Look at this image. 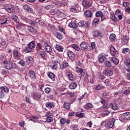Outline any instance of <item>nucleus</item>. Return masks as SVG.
<instances>
[{
	"label": "nucleus",
	"mask_w": 130,
	"mask_h": 130,
	"mask_svg": "<svg viewBox=\"0 0 130 130\" xmlns=\"http://www.w3.org/2000/svg\"><path fill=\"white\" fill-rule=\"evenodd\" d=\"M95 44L94 42H92L91 43V46H89V50H93V49H94V48H95Z\"/></svg>",
	"instance_id": "obj_44"
},
{
	"label": "nucleus",
	"mask_w": 130,
	"mask_h": 130,
	"mask_svg": "<svg viewBox=\"0 0 130 130\" xmlns=\"http://www.w3.org/2000/svg\"><path fill=\"white\" fill-rule=\"evenodd\" d=\"M64 107L66 109H70L71 108V104L69 103H66L64 104Z\"/></svg>",
	"instance_id": "obj_46"
},
{
	"label": "nucleus",
	"mask_w": 130,
	"mask_h": 130,
	"mask_svg": "<svg viewBox=\"0 0 130 130\" xmlns=\"http://www.w3.org/2000/svg\"><path fill=\"white\" fill-rule=\"evenodd\" d=\"M60 122L61 124H66V123H67V124H69V123H71V120L62 118L60 120Z\"/></svg>",
	"instance_id": "obj_20"
},
{
	"label": "nucleus",
	"mask_w": 130,
	"mask_h": 130,
	"mask_svg": "<svg viewBox=\"0 0 130 130\" xmlns=\"http://www.w3.org/2000/svg\"><path fill=\"white\" fill-rule=\"evenodd\" d=\"M13 55L16 59H20V56L17 50L13 51Z\"/></svg>",
	"instance_id": "obj_37"
},
{
	"label": "nucleus",
	"mask_w": 130,
	"mask_h": 130,
	"mask_svg": "<svg viewBox=\"0 0 130 130\" xmlns=\"http://www.w3.org/2000/svg\"><path fill=\"white\" fill-rule=\"evenodd\" d=\"M122 52L124 54H125L126 52H130V49L128 48H124L122 49Z\"/></svg>",
	"instance_id": "obj_40"
},
{
	"label": "nucleus",
	"mask_w": 130,
	"mask_h": 130,
	"mask_svg": "<svg viewBox=\"0 0 130 130\" xmlns=\"http://www.w3.org/2000/svg\"><path fill=\"white\" fill-rule=\"evenodd\" d=\"M36 48L37 49V51H40L41 49H42V45H41V44L38 43L37 44Z\"/></svg>",
	"instance_id": "obj_41"
},
{
	"label": "nucleus",
	"mask_w": 130,
	"mask_h": 130,
	"mask_svg": "<svg viewBox=\"0 0 130 130\" xmlns=\"http://www.w3.org/2000/svg\"><path fill=\"white\" fill-rule=\"evenodd\" d=\"M127 72H128V73H127L126 76L127 77V78H130V69H127L126 70Z\"/></svg>",
	"instance_id": "obj_64"
},
{
	"label": "nucleus",
	"mask_w": 130,
	"mask_h": 130,
	"mask_svg": "<svg viewBox=\"0 0 130 130\" xmlns=\"http://www.w3.org/2000/svg\"><path fill=\"white\" fill-rule=\"evenodd\" d=\"M23 9L24 10H25L26 11H27L28 12H29V13H31V12H33V9H32V8H31L27 5H24L23 6Z\"/></svg>",
	"instance_id": "obj_27"
},
{
	"label": "nucleus",
	"mask_w": 130,
	"mask_h": 130,
	"mask_svg": "<svg viewBox=\"0 0 130 130\" xmlns=\"http://www.w3.org/2000/svg\"><path fill=\"white\" fill-rule=\"evenodd\" d=\"M47 76L53 82L55 81V75L52 72H48Z\"/></svg>",
	"instance_id": "obj_16"
},
{
	"label": "nucleus",
	"mask_w": 130,
	"mask_h": 130,
	"mask_svg": "<svg viewBox=\"0 0 130 130\" xmlns=\"http://www.w3.org/2000/svg\"><path fill=\"white\" fill-rule=\"evenodd\" d=\"M110 59L111 61H112V62H113V63H114V64H115L116 66H117V64L119 63V60L115 57H112L110 58Z\"/></svg>",
	"instance_id": "obj_19"
},
{
	"label": "nucleus",
	"mask_w": 130,
	"mask_h": 130,
	"mask_svg": "<svg viewBox=\"0 0 130 130\" xmlns=\"http://www.w3.org/2000/svg\"><path fill=\"white\" fill-rule=\"evenodd\" d=\"M96 17H101V21H104L106 19V16L101 11H97L95 13Z\"/></svg>",
	"instance_id": "obj_6"
},
{
	"label": "nucleus",
	"mask_w": 130,
	"mask_h": 130,
	"mask_svg": "<svg viewBox=\"0 0 130 130\" xmlns=\"http://www.w3.org/2000/svg\"><path fill=\"white\" fill-rule=\"evenodd\" d=\"M51 69L52 70H56V69H57V63H56V62H54L51 67Z\"/></svg>",
	"instance_id": "obj_53"
},
{
	"label": "nucleus",
	"mask_w": 130,
	"mask_h": 130,
	"mask_svg": "<svg viewBox=\"0 0 130 130\" xmlns=\"http://www.w3.org/2000/svg\"><path fill=\"white\" fill-rule=\"evenodd\" d=\"M38 119L37 116H33L31 118L29 119L31 121H34V122H36V119Z\"/></svg>",
	"instance_id": "obj_47"
},
{
	"label": "nucleus",
	"mask_w": 130,
	"mask_h": 130,
	"mask_svg": "<svg viewBox=\"0 0 130 130\" xmlns=\"http://www.w3.org/2000/svg\"><path fill=\"white\" fill-rule=\"evenodd\" d=\"M8 22V19L6 17H2L0 20L1 25H5Z\"/></svg>",
	"instance_id": "obj_38"
},
{
	"label": "nucleus",
	"mask_w": 130,
	"mask_h": 130,
	"mask_svg": "<svg viewBox=\"0 0 130 130\" xmlns=\"http://www.w3.org/2000/svg\"><path fill=\"white\" fill-rule=\"evenodd\" d=\"M27 45L32 49H34L35 48V46H36V43H35V41H31L29 43L27 44Z\"/></svg>",
	"instance_id": "obj_29"
},
{
	"label": "nucleus",
	"mask_w": 130,
	"mask_h": 130,
	"mask_svg": "<svg viewBox=\"0 0 130 130\" xmlns=\"http://www.w3.org/2000/svg\"><path fill=\"white\" fill-rule=\"evenodd\" d=\"M28 76L30 77V78L33 79L34 80H35L36 79V75H35V73H34V71L33 70H31L28 73Z\"/></svg>",
	"instance_id": "obj_23"
},
{
	"label": "nucleus",
	"mask_w": 130,
	"mask_h": 130,
	"mask_svg": "<svg viewBox=\"0 0 130 130\" xmlns=\"http://www.w3.org/2000/svg\"><path fill=\"white\" fill-rule=\"evenodd\" d=\"M43 47L45 51L48 53H49V54H50V53L51 52V51H52V49L51 48L50 45H48V44L46 43H44V45H43Z\"/></svg>",
	"instance_id": "obj_3"
},
{
	"label": "nucleus",
	"mask_w": 130,
	"mask_h": 130,
	"mask_svg": "<svg viewBox=\"0 0 130 130\" xmlns=\"http://www.w3.org/2000/svg\"><path fill=\"white\" fill-rule=\"evenodd\" d=\"M33 49L31 48L28 45L24 48V52L25 53H28L29 52H31Z\"/></svg>",
	"instance_id": "obj_30"
},
{
	"label": "nucleus",
	"mask_w": 130,
	"mask_h": 130,
	"mask_svg": "<svg viewBox=\"0 0 130 130\" xmlns=\"http://www.w3.org/2000/svg\"><path fill=\"white\" fill-rule=\"evenodd\" d=\"M5 10L8 13H13L14 7L12 4H8L5 6Z\"/></svg>",
	"instance_id": "obj_7"
},
{
	"label": "nucleus",
	"mask_w": 130,
	"mask_h": 130,
	"mask_svg": "<svg viewBox=\"0 0 130 130\" xmlns=\"http://www.w3.org/2000/svg\"><path fill=\"white\" fill-rule=\"evenodd\" d=\"M82 5L84 8H85L86 9L89 8V7H91V4H90V2H89V1H84L82 2Z\"/></svg>",
	"instance_id": "obj_22"
},
{
	"label": "nucleus",
	"mask_w": 130,
	"mask_h": 130,
	"mask_svg": "<svg viewBox=\"0 0 130 130\" xmlns=\"http://www.w3.org/2000/svg\"><path fill=\"white\" fill-rule=\"evenodd\" d=\"M114 122H115V119L113 118L109 120L107 122V126L110 128H112L114 126Z\"/></svg>",
	"instance_id": "obj_9"
},
{
	"label": "nucleus",
	"mask_w": 130,
	"mask_h": 130,
	"mask_svg": "<svg viewBox=\"0 0 130 130\" xmlns=\"http://www.w3.org/2000/svg\"><path fill=\"white\" fill-rule=\"evenodd\" d=\"M109 79H106L105 80V81L104 82V83L105 84V85H107V86H108V85H109V84H110V83H109Z\"/></svg>",
	"instance_id": "obj_62"
},
{
	"label": "nucleus",
	"mask_w": 130,
	"mask_h": 130,
	"mask_svg": "<svg viewBox=\"0 0 130 130\" xmlns=\"http://www.w3.org/2000/svg\"><path fill=\"white\" fill-rule=\"evenodd\" d=\"M6 45V42L5 41H3V39L0 38V47Z\"/></svg>",
	"instance_id": "obj_49"
},
{
	"label": "nucleus",
	"mask_w": 130,
	"mask_h": 130,
	"mask_svg": "<svg viewBox=\"0 0 130 130\" xmlns=\"http://www.w3.org/2000/svg\"><path fill=\"white\" fill-rule=\"evenodd\" d=\"M47 122H52L53 121V118L51 117H47L46 118Z\"/></svg>",
	"instance_id": "obj_52"
},
{
	"label": "nucleus",
	"mask_w": 130,
	"mask_h": 130,
	"mask_svg": "<svg viewBox=\"0 0 130 130\" xmlns=\"http://www.w3.org/2000/svg\"><path fill=\"white\" fill-rule=\"evenodd\" d=\"M73 130H79V126L78 125H73Z\"/></svg>",
	"instance_id": "obj_63"
},
{
	"label": "nucleus",
	"mask_w": 130,
	"mask_h": 130,
	"mask_svg": "<svg viewBox=\"0 0 130 130\" xmlns=\"http://www.w3.org/2000/svg\"><path fill=\"white\" fill-rule=\"evenodd\" d=\"M55 48L56 50H57V51L61 52L63 51V49L62 48V46H61L60 45H56L55 46Z\"/></svg>",
	"instance_id": "obj_33"
},
{
	"label": "nucleus",
	"mask_w": 130,
	"mask_h": 130,
	"mask_svg": "<svg viewBox=\"0 0 130 130\" xmlns=\"http://www.w3.org/2000/svg\"><path fill=\"white\" fill-rule=\"evenodd\" d=\"M70 67L69 63L66 61H64L62 63L60 66V68L61 70H64L65 69H68Z\"/></svg>",
	"instance_id": "obj_14"
},
{
	"label": "nucleus",
	"mask_w": 130,
	"mask_h": 130,
	"mask_svg": "<svg viewBox=\"0 0 130 130\" xmlns=\"http://www.w3.org/2000/svg\"><path fill=\"white\" fill-rule=\"evenodd\" d=\"M124 64L127 67V68L130 69V59L128 58H126L124 61Z\"/></svg>",
	"instance_id": "obj_36"
},
{
	"label": "nucleus",
	"mask_w": 130,
	"mask_h": 130,
	"mask_svg": "<svg viewBox=\"0 0 130 130\" xmlns=\"http://www.w3.org/2000/svg\"><path fill=\"white\" fill-rule=\"evenodd\" d=\"M46 107L49 108V109H51V108H54V105L53 103L48 102L46 104Z\"/></svg>",
	"instance_id": "obj_26"
},
{
	"label": "nucleus",
	"mask_w": 130,
	"mask_h": 130,
	"mask_svg": "<svg viewBox=\"0 0 130 130\" xmlns=\"http://www.w3.org/2000/svg\"><path fill=\"white\" fill-rule=\"evenodd\" d=\"M26 62L28 66H33L34 63V59L31 56H29L26 58Z\"/></svg>",
	"instance_id": "obj_10"
},
{
	"label": "nucleus",
	"mask_w": 130,
	"mask_h": 130,
	"mask_svg": "<svg viewBox=\"0 0 130 130\" xmlns=\"http://www.w3.org/2000/svg\"><path fill=\"white\" fill-rule=\"evenodd\" d=\"M76 116L79 118L84 117L85 116V113L82 112L77 113L76 114Z\"/></svg>",
	"instance_id": "obj_48"
},
{
	"label": "nucleus",
	"mask_w": 130,
	"mask_h": 130,
	"mask_svg": "<svg viewBox=\"0 0 130 130\" xmlns=\"http://www.w3.org/2000/svg\"><path fill=\"white\" fill-rule=\"evenodd\" d=\"M123 94L125 95H129L130 94V91L129 90H125L123 91Z\"/></svg>",
	"instance_id": "obj_61"
},
{
	"label": "nucleus",
	"mask_w": 130,
	"mask_h": 130,
	"mask_svg": "<svg viewBox=\"0 0 130 130\" xmlns=\"http://www.w3.org/2000/svg\"><path fill=\"white\" fill-rule=\"evenodd\" d=\"M126 85V82L124 81H122L118 84V87H119V86H125Z\"/></svg>",
	"instance_id": "obj_56"
},
{
	"label": "nucleus",
	"mask_w": 130,
	"mask_h": 130,
	"mask_svg": "<svg viewBox=\"0 0 130 130\" xmlns=\"http://www.w3.org/2000/svg\"><path fill=\"white\" fill-rule=\"evenodd\" d=\"M70 28H73V29H77L78 27V24L76 22H71L69 24Z\"/></svg>",
	"instance_id": "obj_31"
},
{
	"label": "nucleus",
	"mask_w": 130,
	"mask_h": 130,
	"mask_svg": "<svg viewBox=\"0 0 130 130\" xmlns=\"http://www.w3.org/2000/svg\"><path fill=\"white\" fill-rule=\"evenodd\" d=\"M110 113V111H108V110H105L103 112V115H108Z\"/></svg>",
	"instance_id": "obj_58"
},
{
	"label": "nucleus",
	"mask_w": 130,
	"mask_h": 130,
	"mask_svg": "<svg viewBox=\"0 0 130 130\" xmlns=\"http://www.w3.org/2000/svg\"><path fill=\"white\" fill-rule=\"evenodd\" d=\"M45 92L47 94H49V93L50 92V88L49 87H47L45 89Z\"/></svg>",
	"instance_id": "obj_60"
},
{
	"label": "nucleus",
	"mask_w": 130,
	"mask_h": 130,
	"mask_svg": "<svg viewBox=\"0 0 130 130\" xmlns=\"http://www.w3.org/2000/svg\"><path fill=\"white\" fill-rule=\"evenodd\" d=\"M121 119H123L124 120H129L130 119V112H127L123 113L121 115Z\"/></svg>",
	"instance_id": "obj_5"
},
{
	"label": "nucleus",
	"mask_w": 130,
	"mask_h": 130,
	"mask_svg": "<svg viewBox=\"0 0 130 130\" xmlns=\"http://www.w3.org/2000/svg\"><path fill=\"white\" fill-rule=\"evenodd\" d=\"M11 18L12 20H14V21H15V22H18V18L17 17V16L15 15H12L11 16Z\"/></svg>",
	"instance_id": "obj_51"
},
{
	"label": "nucleus",
	"mask_w": 130,
	"mask_h": 130,
	"mask_svg": "<svg viewBox=\"0 0 130 130\" xmlns=\"http://www.w3.org/2000/svg\"><path fill=\"white\" fill-rule=\"evenodd\" d=\"M76 71L80 73L81 76L82 77H84V78H88V74L84 72V70L82 68H80L78 67H76Z\"/></svg>",
	"instance_id": "obj_4"
},
{
	"label": "nucleus",
	"mask_w": 130,
	"mask_h": 130,
	"mask_svg": "<svg viewBox=\"0 0 130 130\" xmlns=\"http://www.w3.org/2000/svg\"><path fill=\"white\" fill-rule=\"evenodd\" d=\"M39 55L43 59H46V53L43 50L39 51Z\"/></svg>",
	"instance_id": "obj_13"
},
{
	"label": "nucleus",
	"mask_w": 130,
	"mask_h": 130,
	"mask_svg": "<svg viewBox=\"0 0 130 130\" xmlns=\"http://www.w3.org/2000/svg\"><path fill=\"white\" fill-rule=\"evenodd\" d=\"M78 25L79 27H88L89 23L86 21H80L78 23Z\"/></svg>",
	"instance_id": "obj_17"
},
{
	"label": "nucleus",
	"mask_w": 130,
	"mask_h": 130,
	"mask_svg": "<svg viewBox=\"0 0 130 130\" xmlns=\"http://www.w3.org/2000/svg\"><path fill=\"white\" fill-rule=\"evenodd\" d=\"M110 18L114 22H116V21H117V18H116V17H115V15L113 14H111Z\"/></svg>",
	"instance_id": "obj_42"
},
{
	"label": "nucleus",
	"mask_w": 130,
	"mask_h": 130,
	"mask_svg": "<svg viewBox=\"0 0 130 130\" xmlns=\"http://www.w3.org/2000/svg\"><path fill=\"white\" fill-rule=\"evenodd\" d=\"M1 89H3L4 91L6 92V93H8L9 92V88H8V87L7 86H3L1 88Z\"/></svg>",
	"instance_id": "obj_54"
},
{
	"label": "nucleus",
	"mask_w": 130,
	"mask_h": 130,
	"mask_svg": "<svg viewBox=\"0 0 130 130\" xmlns=\"http://www.w3.org/2000/svg\"><path fill=\"white\" fill-rule=\"evenodd\" d=\"M68 55L71 60H74L75 59V54L71 51H69L68 52Z\"/></svg>",
	"instance_id": "obj_21"
},
{
	"label": "nucleus",
	"mask_w": 130,
	"mask_h": 130,
	"mask_svg": "<svg viewBox=\"0 0 130 130\" xmlns=\"http://www.w3.org/2000/svg\"><path fill=\"white\" fill-rule=\"evenodd\" d=\"M98 60L100 62H104L106 60V57H105V54L104 53H101L98 56Z\"/></svg>",
	"instance_id": "obj_8"
},
{
	"label": "nucleus",
	"mask_w": 130,
	"mask_h": 130,
	"mask_svg": "<svg viewBox=\"0 0 130 130\" xmlns=\"http://www.w3.org/2000/svg\"><path fill=\"white\" fill-rule=\"evenodd\" d=\"M84 108L85 109H89L90 108H93V105L90 103H87L84 106Z\"/></svg>",
	"instance_id": "obj_32"
},
{
	"label": "nucleus",
	"mask_w": 130,
	"mask_h": 130,
	"mask_svg": "<svg viewBox=\"0 0 130 130\" xmlns=\"http://www.w3.org/2000/svg\"><path fill=\"white\" fill-rule=\"evenodd\" d=\"M72 48H73V49H75V50H76V51H80V48H79V46H78V45L73 44L72 45Z\"/></svg>",
	"instance_id": "obj_39"
},
{
	"label": "nucleus",
	"mask_w": 130,
	"mask_h": 130,
	"mask_svg": "<svg viewBox=\"0 0 130 130\" xmlns=\"http://www.w3.org/2000/svg\"><path fill=\"white\" fill-rule=\"evenodd\" d=\"M104 87V86H103V85H102L101 84H100V85L96 86L95 89L96 90H100L101 89H103Z\"/></svg>",
	"instance_id": "obj_55"
},
{
	"label": "nucleus",
	"mask_w": 130,
	"mask_h": 130,
	"mask_svg": "<svg viewBox=\"0 0 130 130\" xmlns=\"http://www.w3.org/2000/svg\"><path fill=\"white\" fill-rule=\"evenodd\" d=\"M100 23V21L99 20V18H96L93 19V24L95 25L99 24Z\"/></svg>",
	"instance_id": "obj_50"
},
{
	"label": "nucleus",
	"mask_w": 130,
	"mask_h": 130,
	"mask_svg": "<svg viewBox=\"0 0 130 130\" xmlns=\"http://www.w3.org/2000/svg\"><path fill=\"white\" fill-rule=\"evenodd\" d=\"M77 86H78V84H77V83L76 82L72 83L69 85V88L71 90H74L76 89V88H77Z\"/></svg>",
	"instance_id": "obj_24"
},
{
	"label": "nucleus",
	"mask_w": 130,
	"mask_h": 130,
	"mask_svg": "<svg viewBox=\"0 0 130 130\" xmlns=\"http://www.w3.org/2000/svg\"><path fill=\"white\" fill-rule=\"evenodd\" d=\"M89 47V45L88 44V43H86L84 42H83L80 44V47L82 48L83 50H86L87 48Z\"/></svg>",
	"instance_id": "obj_15"
},
{
	"label": "nucleus",
	"mask_w": 130,
	"mask_h": 130,
	"mask_svg": "<svg viewBox=\"0 0 130 130\" xmlns=\"http://www.w3.org/2000/svg\"><path fill=\"white\" fill-rule=\"evenodd\" d=\"M103 73L104 75H105L106 76H109V77L113 75V71L109 69L105 70Z\"/></svg>",
	"instance_id": "obj_12"
},
{
	"label": "nucleus",
	"mask_w": 130,
	"mask_h": 130,
	"mask_svg": "<svg viewBox=\"0 0 130 130\" xmlns=\"http://www.w3.org/2000/svg\"><path fill=\"white\" fill-rule=\"evenodd\" d=\"M110 53L112 56H114V57H118V52L113 46H111Z\"/></svg>",
	"instance_id": "obj_2"
},
{
	"label": "nucleus",
	"mask_w": 130,
	"mask_h": 130,
	"mask_svg": "<svg viewBox=\"0 0 130 130\" xmlns=\"http://www.w3.org/2000/svg\"><path fill=\"white\" fill-rule=\"evenodd\" d=\"M68 94L69 95V96L71 97H75L76 93H74V92H69L68 93Z\"/></svg>",
	"instance_id": "obj_57"
},
{
	"label": "nucleus",
	"mask_w": 130,
	"mask_h": 130,
	"mask_svg": "<svg viewBox=\"0 0 130 130\" xmlns=\"http://www.w3.org/2000/svg\"><path fill=\"white\" fill-rule=\"evenodd\" d=\"M3 66L7 70L13 69V62L12 61L5 60L3 62Z\"/></svg>",
	"instance_id": "obj_1"
},
{
	"label": "nucleus",
	"mask_w": 130,
	"mask_h": 130,
	"mask_svg": "<svg viewBox=\"0 0 130 130\" xmlns=\"http://www.w3.org/2000/svg\"><path fill=\"white\" fill-rule=\"evenodd\" d=\"M84 16L87 18H90V17L92 16V12L89 10H87L84 12Z\"/></svg>",
	"instance_id": "obj_35"
},
{
	"label": "nucleus",
	"mask_w": 130,
	"mask_h": 130,
	"mask_svg": "<svg viewBox=\"0 0 130 130\" xmlns=\"http://www.w3.org/2000/svg\"><path fill=\"white\" fill-rule=\"evenodd\" d=\"M56 37L58 38V39H59V40L62 39V35L59 32L56 33Z\"/></svg>",
	"instance_id": "obj_43"
},
{
	"label": "nucleus",
	"mask_w": 130,
	"mask_h": 130,
	"mask_svg": "<svg viewBox=\"0 0 130 130\" xmlns=\"http://www.w3.org/2000/svg\"><path fill=\"white\" fill-rule=\"evenodd\" d=\"M116 38V35H115V34H111L110 35L109 39H110V40L112 42H113V41H115Z\"/></svg>",
	"instance_id": "obj_34"
},
{
	"label": "nucleus",
	"mask_w": 130,
	"mask_h": 130,
	"mask_svg": "<svg viewBox=\"0 0 130 130\" xmlns=\"http://www.w3.org/2000/svg\"><path fill=\"white\" fill-rule=\"evenodd\" d=\"M110 106L113 110H117V109H118V107L116 105L115 103H111Z\"/></svg>",
	"instance_id": "obj_25"
},
{
	"label": "nucleus",
	"mask_w": 130,
	"mask_h": 130,
	"mask_svg": "<svg viewBox=\"0 0 130 130\" xmlns=\"http://www.w3.org/2000/svg\"><path fill=\"white\" fill-rule=\"evenodd\" d=\"M99 77L101 80H104V79H105V76L103 74H100L99 75Z\"/></svg>",
	"instance_id": "obj_59"
},
{
	"label": "nucleus",
	"mask_w": 130,
	"mask_h": 130,
	"mask_svg": "<svg viewBox=\"0 0 130 130\" xmlns=\"http://www.w3.org/2000/svg\"><path fill=\"white\" fill-rule=\"evenodd\" d=\"M105 65L106 66L107 68H111V62L108 60H106L105 61Z\"/></svg>",
	"instance_id": "obj_45"
},
{
	"label": "nucleus",
	"mask_w": 130,
	"mask_h": 130,
	"mask_svg": "<svg viewBox=\"0 0 130 130\" xmlns=\"http://www.w3.org/2000/svg\"><path fill=\"white\" fill-rule=\"evenodd\" d=\"M67 77L70 81H73L74 80V75L71 72H68L67 73Z\"/></svg>",
	"instance_id": "obj_28"
},
{
	"label": "nucleus",
	"mask_w": 130,
	"mask_h": 130,
	"mask_svg": "<svg viewBox=\"0 0 130 130\" xmlns=\"http://www.w3.org/2000/svg\"><path fill=\"white\" fill-rule=\"evenodd\" d=\"M92 35L94 38H97V37H103V33L101 32V31H94L92 32Z\"/></svg>",
	"instance_id": "obj_11"
},
{
	"label": "nucleus",
	"mask_w": 130,
	"mask_h": 130,
	"mask_svg": "<svg viewBox=\"0 0 130 130\" xmlns=\"http://www.w3.org/2000/svg\"><path fill=\"white\" fill-rule=\"evenodd\" d=\"M121 43L124 45V44H127L128 43V37L127 36H123L121 39Z\"/></svg>",
	"instance_id": "obj_18"
}]
</instances>
